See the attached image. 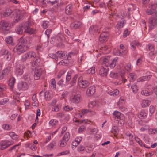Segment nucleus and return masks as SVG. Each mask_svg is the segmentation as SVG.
Returning <instances> with one entry per match:
<instances>
[{
	"label": "nucleus",
	"instance_id": "1",
	"mask_svg": "<svg viewBox=\"0 0 157 157\" xmlns=\"http://www.w3.org/2000/svg\"><path fill=\"white\" fill-rule=\"evenodd\" d=\"M12 13L13 16H11V17H14L13 22L15 23L20 21L22 18V11L19 9H17L13 11L11 9H7L3 13V15L5 17H7L11 15Z\"/></svg>",
	"mask_w": 157,
	"mask_h": 157
},
{
	"label": "nucleus",
	"instance_id": "2",
	"mask_svg": "<svg viewBox=\"0 0 157 157\" xmlns=\"http://www.w3.org/2000/svg\"><path fill=\"white\" fill-rule=\"evenodd\" d=\"M18 43L17 46L14 49L13 51L15 52H17L18 55H20L27 50L29 47L26 45L27 43V39L24 37H21L18 40Z\"/></svg>",
	"mask_w": 157,
	"mask_h": 157
},
{
	"label": "nucleus",
	"instance_id": "3",
	"mask_svg": "<svg viewBox=\"0 0 157 157\" xmlns=\"http://www.w3.org/2000/svg\"><path fill=\"white\" fill-rule=\"evenodd\" d=\"M14 142L12 140H4L0 143V149L4 150L13 144Z\"/></svg>",
	"mask_w": 157,
	"mask_h": 157
},
{
	"label": "nucleus",
	"instance_id": "4",
	"mask_svg": "<svg viewBox=\"0 0 157 157\" xmlns=\"http://www.w3.org/2000/svg\"><path fill=\"white\" fill-rule=\"evenodd\" d=\"M42 94H43L45 98L47 101L50 100L53 97L52 92L49 90L45 91L44 89L42 90L39 94L40 96H42Z\"/></svg>",
	"mask_w": 157,
	"mask_h": 157
},
{
	"label": "nucleus",
	"instance_id": "5",
	"mask_svg": "<svg viewBox=\"0 0 157 157\" xmlns=\"http://www.w3.org/2000/svg\"><path fill=\"white\" fill-rule=\"evenodd\" d=\"M82 77H80L78 80V85L79 86L82 88H85L88 86L89 85L88 81L82 79Z\"/></svg>",
	"mask_w": 157,
	"mask_h": 157
},
{
	"label": "nucleus",
	"instance_id": "6",
	"mask_svg": "<svg viewBox=\"0 0 157 157\" xmlns=\"http://www.w3.org/2000/svg\"><path fill=\"white\" fill-rule=\"evenodd\" d=\"M148 23L149 29L152 30L157 25V20L155 18L151 17L148 19Z\"/></svg>",
	"mask_w": 157,
	"mask_h": 157
},
{
	"label": "nucleus",
	"instance_id": "7",
	"mask_svg": "<svg viewBox=\"0 0 157 157\" xmlns=\"http://www.w3.org/2000/svg\"><path fill=\"white\" fill-rule=\"evenodd\" d=\"M108 64L107 65L108 66ZM106 66L101 67L99 71V74L102 76H107L108 72L109 71L108 67Z\"/></svg>",
	"mask_w": 157,
	"mask_h": 157
},
{
	"label": "nucleus",
	"instance_id": "8",
	"mask_svg": "<svg viewBox=\"0 0 157 157\" xmlns=\"http://www.w3.org/2000/svg\"><path fill=\"white\" fill-rule=\"evenodd\" d=\"M151 9H148L146 11V13L148 15H154L155 14L156 12L155 9L157 7V3H152L151 4Z\"/></svg>",
	"mask_w": 157,
	"mask_h": 157
},
{
	"label": "nucleus",
	"instance_id": "9",
	"mask_svg": "<svg viewBox=\"0 0 157 157\" xmlns=\"http://www.w3.org/2000/svg\"><path fill=\"white\" fill-rule=\"evenodd\" d=\"M17 87L19 90H24L27 89L28 86L26 82L21 81L18 83Z\"/></svg>",
	"mask_w": 157,
	"mask_h": 157
},
{
	"label": "nucleus",
	"instance_id": "10",
	"mask_svg": "<svg viewBox=\"0 0 157 157\" xmlns=\"http://www.w3.org/2000/svg\"><path fill=\"white\" fill-rule=\"evenodd\" d=\"M10 24L9 22L6 20H3L0 22V29L5 30L6 29Z\"/></svg>",
	"mask_w": 157,
	"mask_h": 157
},
{
	"label": "nucleus",
	"instance_id": "11",
	"mask_svg": "<svg viewBox=\"0 0 157 157\" xmlns=\"http://www.w3.org/2000/svg\"><path fill=\"white\" fill-rule=\"evenodd\" d=\"M109 33L108 32H103L102 33L99 37V40L102 43L105 42L108 38Z\"/></svg>",
	"mask_w": 157,
	"mask_h": 157
},
{
	"label": "nucleus",
	"instance_id": "12",
	"mask_svg": "<svg viewBox=\"0 0 157 157\" xmlns=\"http://www.w3.org/2000/svg\"><path fill=\"white\" fill-rule=\"evenodd\" d=\"M113 118L116 121H119V120H122L121 118L123 117V115L121 113L117 111H115L113 113Z\"/></svg>",
	"mask_w": 157,
	"mask_h": 157
},
{
	"label": "nucleus",
	"instance_id": "13",
	"mask_svg": "<svg viewBox=\"0 0 157 157\" xmlns=\"http://www.w3.org/2000/svg\"><path fill=\"white\" fill-rule=\"evenodd\" d=\"M82 23L80 21H75L70 24V27L72 29H76L80 27Z\"/></svg>",
	"mask_w": 157,
	"mask_h": 157
},
{
	"label": "nucleus",
	"instance_id": "14",
	"mask_svg": "<svg viewBox=\"0 0 157 157\" xmlns=\"http://www.w3.org/2000/svg\"><path fill=\"white\" fill-rule=\"evenodd\" d=\"M95 87L94 86H92L89 87L86 90L87 95L88 96L93 95L95 92Z\"/></svg>",
	"mask_w": 157,
	"mask_h": 157
},
{
	"label": "nucleus",
	"instance_id": "15",
	"mask_svg": "<svg viewBox=\"0 0 157 157\" xmlns=\"http://www.w3.org/2000/svg\"><path fill=\"white\" fill-rule=\"evenodd\" d=\"M24 67L22 65L19 64L17 65L16 68V73L17 75H21L22 74Z\"/></svg>",
	"mask_w": 157,
	"mask_h": 157
},
{
	"label": "nucleus",
	"instance_id": "16",
	"mask_svg": "<svg viewBox=\"0 0 157 157\" xmlns=\"http://www.w3.org/2000/svg\"><path fill=\"white\" fill-rule=\"evenodd\" d=\"M15 81L16 79L13 77H12L10 78L9 81L8 85L10 87V90H13Z\"/></svg>",
	"mask_w": 157,
	"mask_h": 157
},
{
	"label": "nucleus",
	"instance_id": "17",
	"mask_svg": "<svg viewBox=\"0 0 157 157\" xmlns=\"http://www.w3.org/2000/svg\"><path fill=\"white\" fill-rule=\"evenodd\" d=\"M73 5L72 4L68 5L65 8V13L69 15H71L72 13L73 6Z\"/></svg>",
	"mask_w": 157,
	"mask_h": 157
},
{
	"label": "nucleus",
	"instance_id": "18",
	"mask_svg": "<svg viewBox=\"0 0 157 157\" xmlns=\"http://www.w3.org/2000/svg\"><path fill=\"white\" fill-rule=\"evenodd\" d=\"M71 102L78 103L80 101V98L79 95H75L71 98Z\"/></svg>",
	"mask_w": 157,
	"mask_h": 157
},
{
	"label": "nucleus",
	"instance_id": "19",
	"mask_svg": "<svg viewBox=\"0 0 157 157\" xmlns=\"http://www.w3.org/2000/svg\"><path fill=\"white\" fill-rule=\"evenodd\" d=\"M24 27H25L24 25L22 24L21 23L19 25L17 29V32L18 34H22L24 31H25V28H24Z\"/></svg>",
	"mask_w": 157,
	"mask_h": 157
},
{
	"label": "nucleus",
	"instance_id": "20",
	"mask_svg": "<svg viewBox=\"0 0 157 157\" xmlns=\"http://www.w3.org/2000/svg\"><path fill=\"white\" fill-rule=\"evenodd\" d=\"M152 75H148L146 76H144L141 77L137 79L138 82H143L145 81L149 80L151 79Z\"/></svg>",
	"mask_w": 157,
	"mask_h": 157
},
{
	"label": "nucleus",
	"instance_id": "21",
	"mask_svg": "<svg viewBox=\"0 0 157 157\" xmlns=\"http://www.w3.org/2000/svg\"><path fill=\"white\" fill-rule=\"evenodd\" d=\"M41 74V71L40 69L36 70L34 75V78L36 80L39 79Z\"/></svg>",
	"mask_w": 157,
	"mask_h": 157
},
{
	"label": "nucleus",
	"instance_id": "22",
	"mask_svg": "<svg viewBox=\"0 0 157 157\" xmlns=\"http://www.w3.org/2000/svg\"><path fill=\"white\" fill-rule=\"evenodd\" d=\"M34 58V59L32 63V65L33 67H37L39 65V64L40 62V59L38 56H36L35 58Z\"/></svg>",
	"mask_w": 157,
	"mask_h": 157
},
{
	"label": "nucleus",
	"instance_id": "23",
	"mask_svg": "<svg viewBox=\"0 0 157 157\" xmlns=\"http://www.w3.org/2000/svg\"><path fill=\"white\" fill-rule=\"evenodd\" d=\"M5 41L6 42L11 45H14L15 43L13 42V38L11 36H8L5 38Z\"/></svg>",
	"mask_w": 157,
	"mask_h": 157
},
{
	"label": "nucleus",
	"instance_id": "24",
	"mask_svg": "<svg viewBox=\"0 0 157 157\" xmlns=\"http://www.w3.org/2000/svg\"><path fill=\"white\" fill-rule=\"evenodd\" d=\"M56 54L58 58L59 57L62 59L65 58V56L67 55V54H66L65 52L62 51H58L56 52Z\"/></svg>",
	"mask_w": 157,
	"mask_h": 157
},
{
	"label": "nucleus",
	"instance_id": "25",
	"mask_svg": "<svg viewBox=\"0 0 157 157\" xmlns=\"http://www.w3.org/2000/svg\"><path fill=\"white\" fill-rule=\"evenodd\" d=\"M21 144L20 143H19L18 144L13 146L9 149L8 151L10 152H12L13 151H17L19 149L18 147L21 145Z\"/></svg>",
	"mask_w": 157,
	"mask_h": 157
},
{
	"label": "nucleus",
	"instance_id": "26",
	"mask_svg": "<svg viewBox=\"0 0 157 157\" xmlns=\"http://www.w3.org/2000/svg\"><path fill=\"white\" fill-rule=\"evenodd\" d=\"M150 101L147 100H143L142 101L141 105L143 107L148 106L150 104Z\"/></svg>",
	"mask_w": 157,
	"mask_h": 157
},
{
	"label": "nucleus",
	"instance_id": "27",
	"mask_svg": "<svg viewBox=\"0 0 157 157\" xmlns=\"http://www.w3.org/2000/svg\"><path fill=\"white\" fill-rule=\"evenodd\" d=\"M101 49L104 51L105 53H109L110 51V49L107 45H103L101 47Z\"/></svg>",
	"mask_w": 157,
	"mask_h": 157
},
{
	"label": "nucleus",
	"instance_id": "28",
	"mask_svg": "<svg viewBox=\"0 0 157 157\" xmlns=\"http://www.w3.org/2000/svg\"><path fill=\"white\" fill-rule=\"evenodd\" d=\"M94 30L95 31H97V32H98V33L99 32L98 27L94 26V25H92L89 28V32L90 33H93V32Z\"/></svg>",
	"mask_w": 157,
	"mask_h": 157
},
{
	"label": "nucleus",
	"instance_id": "29",
	"mask_svg": "<svg viewBox=\"0 0 157 157\" xmlns=\"http://www.w3.org/2000/svg\"><path fill=\"white\" fill-rule=\"evenodd\" d=\"M9 135L10 136L12 139L14 140H16L18 138V136L13 132H10L9 133Z\"/></svg>",
	"mask_w": 157,
	"mask_h": 157
},
{
	"label": "nucleus",
	"instance_id": "30",
	"mask_svg": "<svg viewBox=\"0 0 157 157\" xmlns=\"http://www.w3.org/2000/svg\"><path fill=\"white\" fill-rule=\"evenodd\" d=\"M35 29L29 28L28 29H25L24 32L29 34H32L34 33H35Z\"/></svg>",
	"mask_w": 157,
	"mask_h": 157
},
{
	"label": "nucleus",
	"instance_id": "31",
	"mask_svg": "<svg viewBox=\"0 0 157 157\" xmlns=\"http://www.w3.org/2000/svg\"><path fill=\"white\" fill-rule=\"evenodd\" d=\"M117 59L118 58L117 57L114 58L110 63L109 65L111 68H113L115 66Z\"/></svg>",
	"mask_w": 157,
	"mask_h": 157
},
{
	"label": "nucleus",
	"instance_id": "32",
	"mask_svg": "<svg viewBox=\"0 0 157 157\" xmlns=\"http://www.w3.org/2000/svg\"><path fill=\"white\" fill-rule=\"evenodd\" d=\"M29 59L31 58H35L36 55V53L33 51H30L27 52Z\"/></svg>",
	"mask_w": 157,
	"mask_h": 157
},
{
	"label": "nucleus",
	"instance_id": "33",
	"mask_svg": "<svg viewBox=\"0 0 157 157\" xmlns=\"http://www.w3.org/2000/svg\"><path fill=\"white\" fill-rule=\"evenodd\" d=\"M142 94L145 96H148L151 95L152 94V92H148L147 90H143L141 92Z\"/></svg>",
	"mask_w": 157,
	"mask_h": 157
},
{
	"label": "nucleus",
	"instance_id": "34",
	"mask_svg": "<svg viewBox=\"0 0 157 157\" xmlns=\"http://www.w3.org/2000/svg\"><path fill=\"white\" fill-rule=\"evenodd\" d=\"M135 140L139 144L141 147H144L147 148H150V147H147L145 146L144 144H143L142 141L138 137H136Z\"/></svg>",
	"mask_w": 157,
	"mask_h": 157
},
{
	"label": "nucleus",
	"instance_id": "35",
	"mask_svg": "<svg viewBox=\"0 0 157 157\" xmlns=\"http://www.w3.org/2000/svg\"><path fill=\"white\" fill-rule=\"evenodd\" d=\"M3 128L5 130H9L11 129L12 126L8 124H4L2 125Z\"/></svg>",
	"mask_w": 157,
	"mask_h": 157
},
{
	"label": "nucleus",
	"instance_id": "36",
	"mask_svg": "<svg viewBox=\"0 0 157 157\" xmlns=\"http://www.w3.org/2000/svg\"><path fill=\"white\" fill-rule=\"evenodd\" d=\"M70 138V134L68 132H66L62 139L64 140V141L67 142Z\"/></svg>",
	"mask_w": 157,
	"mask_h": 157
},
{
	"label": "nucleus",
	"instance_id": "37",
	"mask_svg": "<svg viewBox=\"0 0 157 157\" xmlns=\"http://www.w3.org/2000/svg\"><path fill=\"white\" fill-rule=\"evenodd\" d=\"M21 24H22L24 25L25 27H24V28H25V30L26 29H28L30 28V27L32 25L31 23L29 21H26L25 23H23Z\"/></svg>",
	"mask_w": 157,
	"mask_h": 157
},
{
	"label": "nucleus",
	"instance_id": "38",
	"mask_svg": "<svg viewBox=\"0 0 157 157\" xmlns=\"http://www.w3.org/2000/svg\"><path fill=\"white\" fill-rule=\"evenodd\" d=\"M77 78V75H75L72 78L70 82V84L72 86H74V85L75 84Z\"/></svg>",
	"mask_w": 157,
	"mask_h": 157
},
{
	"label": "nucleus",
	"instance_id": "39",
	"mask_svg": "<svg viewBox=\"0 0 157 157\" xmlns=\"http://www.w3.org/2000/svg\"><path fill=\"white\" fill-rule=\"evenodd\" d=\"M71 71H69L66 76V80L67 82L70 81L71 78Z\"/></svg>",
	"mask_w": 157,
	"mask_h": 157
},
{
	"label": "nucleus",
	"instance_id": "40",
	"mask_svg": "<svg viewBox=\"0 0 157 157\" xmlns=\"http://www.w3.org/2000/svg\"><path fill=\"white\" fill-rule=\"evenodd\" d=\"M23 78L25 80L28 82H31V78L29 75L25 74L23 75Z\"/></svg>",
	"mask_w": 157,
	"mask_h": 157
},
{
	"label": "nucleus",
	"instance_id": "41",
	"mask_svg": "<svg viewBox=\"0 0 157 157\" xmlns=\"http://www.w3.org/2000/svg\"><path fill=\"white\" fill-rule=\"evenodd\" d=\"M110 59V57L108 56H105V57L103 60L102 64H106L108 62Z\"/></svg>",
	"mask_w": 157,
	"mask_h": 157
},
{
	"label": "nucleus",
	"instance_id": "42",
	"mask_svg": "<svg viewBox=\"0 0 157 157\" xmlns=\"http://www.w3.org/2000/svg\"><path fill=\"white\" fill-rule=\"evenodd\" d=\"M56 81L54 78L52 79L51 80V86L53 89H56Z\"/></svg>",
	"mask_w": 157,
	"mask_h": 157
},
{
	"label": "nucleus",
	"instance_id": "43",
	"mask_svg": "<svg viewBox=\"0 0 157 157\" xmlns=\"http://www.w3.org/2000/svg\"><path fill=\"white\" fill-rule=\"evenodd\" d=\"M110 76L111 78H116L118 77V75L117 73L112 72L110 73Z\"/></svg>",
	"mask_w": 157,
	"mask_h": 157
},
{
	"label": "nucleus",
	"instance_id": "44",
	"mask_svg": "<svg viewBox=\"0 0 157 157\" xmlns=\"http://www.w3.org/2000/svg\"><path fill=\"white\" fill-rule=\"evenodd\" d=\"M87 72L88 74H93L95 73L94 67H92L87 71Z\"/></svg>",
	"mask_w": 157,
	"mask_h": 157
},
{
	"label": "nucleus",
	"instance_id": "45",
	"mask_svg": "<svg viewBox=\"0 0 157 157\" xmlns=\"http://www.w3.org/2000/svg\"><path fill=\"white\" fill-rule=\"evenodd\" d=\"M27 59H29V58L27 53L22 56L21 60L22 62H25Z\"/></svg>",
	"mask_w": 157,
	"mask_h": 157
},
{
	"label": "nucleus",
	"instance_id": "46",
	"mask_svg": "<svg viewBox=\"0 0 157 157\" xmlns=\"http://www.w3.org/2000/svg\"><path fill=\"white\" fill-rule=\"evenodd\" d=\"M58 122V121L56 119H52L51 120L49 124H51L52 126H54Z\"/></svg>",
	"mask_w": 157,
	"mask_h": 157
},
{
	"label": "nucleus",
	"instance_id": "47",
	"mask_svg": "<svg viewBox=\"0 0 157 157\" xmlns=\"http://www.w3.org/2000/svg\"><path fill=\"white\" fill-rule=\"evenodd\" d=\"M28 147L33 151L36 150L37 148L33 144H29Z\"/></svg>",
	"mask_w": 157,
	"mask_h": 157
},
{
	"label": "nucleus",
	"instance_id": "48",
	"mask_svg": "<svg viewBox=\"0 0 157 157\" xmlns=\"http://www.w3.org/2000/svg\"><path fill=\"white\" fill-rule=\"evenodd\" d=\"M131 88L134 93H136L137 92L138 89L137 86L136 85H132V86Z\"/></svg>",
	"mask_w": 157,
	"mask_h": 157
},
{
	"label": "nucleus",
	"instance_id": "49",
	"mask_svg": "<svg viewBox=\"0 0 157 157\" xmlns=\"http://www.w3.org/2000/svg\"><path fill=\"white\" fill-rule=\"evenodd\" d=\"M56 142L55 141H52L48 145V147L50 149L54 148L56 147Z\"/></svg>",
	"mask_w": 157,
	"mask_h": 157
},
{
	"label": "nucleus",
	"instance_id": "50",
	"mask_svg": "<svg viewBox=\"0 0 157 157\" xmlns=\"http://www.w3.org/2000/svg\"><path fill=\"white\" fill-rule=\"evenodd\" d=\"M119 94V91L117 89H116L113 91L110 95L113 96H116Z\"/></svg>",
	"mask_w": 157,
	"mask_h": 157
},
{
	"label": "nucleus",
	"instance_id": "51",
	"mask_svg": "<svg viewBox=\"0 0 157 157\" xmlns=\"http://www.w3.org/2000/svg\"><path fill=\"white\" fill-rule=\"evenodd\" d=\"M149 132L150 134L157 133V128H150L149 129Z\"/></svg>",
	"mask_w": 157,
	"mask_h": 157
},
{
	"label": "nucleus",
	"instance_id": "52",
	"mask_svg": "<svg viewBox=\"0 0 157 157\" xmlns=\"http://www.w3.org/2000/svg\"><path fill=\"white\" fill-rule=\"evenodd\" d=\"M112 132L114 134H117L118 132V128L117 127L114 126L113 127Z\"/></svg>",
	"mask_w": 157,
	"mask_h": 157
},
{
	"label": "nucleus",
	"instance_id": "53",
	"mask_svg": "<svg viewBox=\"0 0 157 157\" xmlns=\"http://www.w3.org/2000/svg\"><path fill=\"white\" fill-rule=\"evenodd\" d=\"M65 32L67 34L70 36L71 38L73 39L74 36V34L73 33H71L67 29H66L65 30Z\"/></svg>",
	"mask_w": 157,
	"mask_h": 157
},
{
	"label": "nucleus",
	"instance_id": "54",
	"mask_svg": "<svg viewBox=\"0 0 157 157\" xmlns=\"http://www.w3.org/2000/svg\"><path fill=\"white\" fill-rule=\"evenodd\" d=\"M59 142V146L61 147H64L67 144V142L64 141V140H63L62 139Z\"/></svg>",
	"mask_w": 157,
	"mask_h": 157
},
{
	"label": "nucleus",
	"instance_id": "55",
	"mask_svg": "<svg viewBox=\"0 0 157 157\" xmlns=\"http://www.w3.org/2000/svg\"><path fill=\"white\" fill-rule=\"evenodd\" d=\"M0 52L2 55H6L9 53V52L8 50L5 49H3L1 50Z\"/></svg>",
	"mask_w": 157,
	"mask_h": 157
},
{
	"label": "nucleus",
	"instance_id": "56",
	"mask_svg": "<svg viewBox=\"0 0 157 157\" xmlns=\"http://www.w3.org/2000/svg\"><path fill=\"white\" fill-rule=\"evenodd\" d=\"M64 110L66 111H68L69 110H72L73 109V108L72 107H69V106L67 105L63 107Z\"/></svg>",
	"mask_w": 157,
	"mask_h": 157
},
{
	"label": "nucleus",
	"instance_id": "57",
	"mask_svg": "<svg viewBox=\"0 0 157 157\" xmlns=\"http://www.w3.org/2000/svg\"><path fill=\"white\" fill-rule=\"evenodd\" d=\"M69 150H66L65 151L61 152L58 154L57 155L59 156L61 155H66L68 154L69 153Z\"/></svg>",
	"mask_w": 157,
	"mask_h": 157
},
{
	"label": "nucleus",
	"instance_id": "58",
	"mask_svg": "<svg viewBox=\"0 0 157 157\" xmlns=\"http://www.w3.org/2000/svg\"><path fill=\"white\" fill-rule=\"evenodd\" d=\"M85 149L84 146L82 145H80L77 148V151L78 152L83 151Z\"/></svg>",
	"mask_w": 157,
	"mask_h": 157
},
{
	"label": "nucleus",
	"instance_id": "59",
	"mask_svg": "<svg viewBox=\"0 0 157 157\" xmlns=\"http://www.w3.org/2000/svg\"><path fill=\"white\" fill-rule=\"evenodd\" d=\"M155 109L154 106H151L149 108V112L152 115L154 112Z\"/></svg>",
	"mask_w": 157,
	"mask_h": 157
},
{
	"label": "nucleus",
	"instance_id": "60",
	"mask_svg": "<svg viewBox=\"0 0 157 157\" xmlns=\"http://www.w3.org/2000/svg\"><path fill=\"white\" fill-rule=\"evenodd\" d=\"M49 22L47 21H43V23L42 25L44 29H46L48 27V25Z\"/></svg>",
	"mask_w": 157,
	"mask_h": 157
},
{
	"label": "nucleus",
	"instance_id": "61",
	"mask_svg": "<svg viewBox=\"0 0 157 157\" xmlns=\"http://www.w3.org/2000/svg\"><path fill=\"white\" fill-rule=\"evenodd\" d=\"M82 138L81 137L78 136L75 138L74 140L78 144H79L82 140Z\"/></svg>",
	"mask_w": 157,
	"mask_h": 157
},
{
	"label": "nucleus",
	"instance_id": "62",
	"mask_svg": "<svg viewBox=\"0 0 157 157\" xmlns=\"http://www.w3.org/2000/svg\"><path fill=\"white\" fill-rule=\"evenodd\" d=\"M9 72L8 70L7 69H6L2 71V74L5 76L7 75H8Z\"/></svg>",
	"mask_w": 157,
	"mask_h": 157
},
{
	"label": "nucleus",
	"instance_id": "63",
	"mask_svg": "<svg viewBox=\"0 0 157 157\" xmlns=\"http://www.w3.org/2000/svg\"><path fill=\"white\" fill-rule=\"evenodd\" d=\"M62 38L61 36H57L56 37V43L61 42L62 41Z\"/></svg>",
	"mask_w": 157,
	"mask_h": 157
},
{
	"label": "nucleus",
	"instance_id": "64",
	"mask_svg": "<svg viewBox=\"0 0 157 157\" xmlns=\"http://www.w3.org/2000/svg\"><path fill=\"white\" fill-rule=\"evenodd\" d=\"M52 30L50 29H47L45 32V33L47 35V37L48 38L49 37V35L52 32Z\"/></svg>",
	"mask_w": 157,
	"mask_h": 157
}]
</instances>
